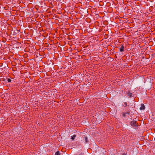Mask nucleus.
Segmentation results:
<instances>
[{
  "label": "nucleus",
  "instance_id": "nucleus-1",
  "mask_svg": "<svg viewBox=\"0 0 155 155\" xmlns=\"http://www.w3.org/2000/svg\"><path fill=\"white\" fill-rule=\"evenodd\" d=\"M136 121L134 120L130 122V124L133 127H136L137 126Z\"/></svg>",
  "mask_w": 155,
  "mask_h": 155
},
{
  "label": "nucleus",
  "instance_id": "nucleus-2",
  "mask_svg": "<svg viewBox=\"0 0 155 155\" xmlns=\"http://www.w3.org/2000/svg\"><path fill=\"white\" fill-rule=\"evenodd\" d=\"M145 109V106L143 104H141V107H140V109L141 110H144Z\"/></svg>",
  "mask_w": 155,
  "mask_h": 155
},
{
  "label": "nucleus",
  "instance_id": "nucleus-3",
  "mask_svg": "<svg viewBox=\"0 0 155 155\" xmlns=\"http://www.w3.org/2000/svg\"><path fill=\"white\" fill-rule=\"evenodd\" d=\"M120 51L121 52L124 51V47L123 45H121L120 48Z\"/></svg>",
  "mask_w": 155,
  "mask_h": 155
},
{
  "label": "nucleus",
  "instance_id": "nucleus-4",
  "mask_svg": "<svg viewBox=\"0 0 155 155\" xmlns=\"http://www.w3.org/2000/svg\"><path fill=\"white\" fill-rule=\"evenodd\" d=\"M130 112H127V113H122V116L124 117H125L126 116V115L127 114H128V115L130 114Z\"/></svg>",
  "mask_w": 155,
  "mask_h": 155
},
{
  "label": "nucleus",
  "instance_id": "nucleus-5",
  "mask_svg": "<svg viewBox=\"0 0 155 155\" xmlns=\"http://www.w3.org/2000/svg\"><path fill=\"white\" fill-rule=\"evenodd\" d=\"M127 95L128 96L130 97H131L132 95V94L130 93V92H129L127 94Z\"/></svg>",
  "mask_w": 155,
  "mask_h": 155
},
{
  "label": "nucleus",
  "instance_id": "nucleus-6",
  "mask_svg": "<svg viewBox=\"0 0 155 155\" xmlns=\"http://www.w3.org/2000/svg\"><path fill=\"white\" fill-rule=\"evenodd\" d=\"M84 138H85V142L86 143H87V142H88V138H87L85 136V137H84Z\"/></svg>",
  "mask_w": 155,
  "mask_h": 155
},
{
  "label": "nucleus",
  "instance_id": "nucleus-7",
  "mask_svg": "<svg viewBox=\"0 0 155 155\" xmlns=\"http://www.w3.org/2000/svg\"><path fill=\"white\" fill-rule=\"evenodd\" d=\"M55 155H60V153L59 151L56 152L55 153Z\"/></svg>",
  "mask_w": 155,
  "mask_h": 155
},
{
  "label": "nucleus",
  "instance_id": "nucleus-8",
  "mask_svg": "<svg viewBox=\"0 0 155 155\" xmlns=\"http://www.w3.org/2000/svg\"><path fill=\"white\" fill-rule=\"evenodd\" d=\"M75 137H76V135H74L71 138V139H72V140H74L75 138Z\"/></svg>",
  "mask_w": 155,
  "mask_h": 155
},
{
  "label": "nucleus",
  "instance_id": "nucleus-9",
  "mask_svg": "<svg viewBox=\"0 0 155 155\" xmlns=\"http://www.w3.org/2000/svg\"><path fill=\"white\" fill-rule=\"evenodd\" d=\"M123 106H124V107H125L127 106V102H125Z\"/></svg>",
  "mask_w": 155,
  "mask_h": 155
},
{
  "label": "nucleus",
  "instance_id": "nucleus-10",
  "mask_svg": "<svg viewBox=\"0 0 155 155\" xmlns=\"http://www.w3.org/2000/svg\"><path fill=\"white\" fill-rule=\"evenodd\" d=\"M7 81H8V82H11V79H9V78L8 79V80H7Z\"/></svg>",
  "mask_w": 155,
  "mask_h": 155
},
{
  "label": "nucleus",
  "instance_id": "nucleus-11",
  "mask_svg": "<svg viewBox=\"0 0 155 155\" xmlns=\"http://www.w3.org/2000/svg\"><path fill=\"white\" fill-rule=\"evenodd\" d=\"M122 155H126V154H123Z\"/></svg>",
  "mask_w": 155,
  "mask_h": 155
}]
</instances>
